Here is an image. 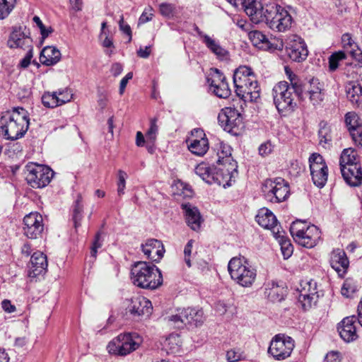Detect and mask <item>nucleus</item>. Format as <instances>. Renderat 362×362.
<instances>
[{"label": "nucleus", "mask_w": 362, "mask_h": 362, "mask_svg": "<svg viewBox=\"0 0 362 362\" xmlns=\"http://www.w3.org/2000/svg\"><path fill=\"white\" fill-rule=\"evenodd\" d=\"M82 198L79 195L76 201L75 207L74 209L73 221L74 228L76 230L81 226V221L82 219L83 205L81 204Z\"/></svg>", "instance_id": "nucleus-49"}, {"label": "nucleus", "mask_w": 362, "mask_h": 362, "mask_svg": "<svg viewBox=\"0 0 362 362\" xmlns=\"http://www.w3.org/2000/svg\"><path fill=\"white\" fill-rule=\"evenodd\" d=\"M330 265L339 276H343L346 273L349 265L345 252L340 249L333 250L330 255Z\"/></svg>", "instance_id": "nucleus-27"}, {"label": "nucleus", "mask_w": 362, "mask_h": 362, "mask_svg": "<svg viewBox=\"0 0 362 362\" xmlns=\"http://www.w3.org/2000/svg\"><path fill=\"white\" fill-rule=\"evenodd\" d=\"M141 341L136 333L120 334L108 343L107 349L111 354L125 356L137 349Z\"/></svg>", "instance_id": "nucleus-6"}, {"label": "nucleus", "mask_w": 362, "mask_h": 362, "mask_svg": "<svg viewBox=\"0 0 362 362\" xmlns=\"http://www.w3.org/2000/svg\"><path fill=\"white\" fill-rule=\"evenodd\" d=\"M183 315H185L187 320L185 325H194L196 327L201 325L204 322V313L202 310H197L195 308L183 309Z\"/></svg>", "instance_id": "nucleus-38"}, {"label": "nucleus", "mask_w": 362, "mask_h": 362, "mask_svg": "<svg viewBox=\"0 0 362 362\" xmlns=\"http://www.w3.org/2000/svg\"><path fill=\"white\" fill-rule=\"evenodd\" d=\"M290 232L296 243L306 248L314 247L320 239L321 232L317 226L301 221H294Z\"/></svg>", "instance_id": "nucleus-5"}, {"label": "nucleus", "mask_w": 362, "mask_h": 362, "mask_svg": "<svg viewBox=\"0 0 362 362\" xmlns=\"http://www.w3.org/2000/svg\"><path fill=\"white\" fill-rule=\"evenodd\" d=\"M220 126L228 133L238 135L243 127V118L240 113L234 107H226L218 115Z\"/></svg>", "instance_id": "nucleus-12"}, {"label": "nucleus", "mask_w": 362, "mask_h": 362, "mask_svg": "<svg viewBox=\"0 0 362 362\" xmlns=\"http://www.w3.org/2000/svg\"><path fill=\"white\" fill-rule=\"evenodd\" d=\"M256 221L262 228L270 230L273 235L276 231L281 230L275 215L267 208H262L258 211Z\"/></svg>", "instance_id": "nucleus-23"}, {"label": "nucleus", "mask_w": 362, "mask_h": 362, "mask_svg": "<svg viewBox=\"0 0 362 362\" xmlns=\"http://www.w3.org/2000/svg\"><path fill=\"white\" fill-rule=\"evenodd\" d=\"M354 165L361 166L355 150L351 148L344 149L339 159L340 169L344 167L349 168Z\"/></svg>", "instance_id": "nucleus-36"}, {"label": "nucleus", "mask_w": 362, "mask_h": 362, "mask_svg": "<svg viewBox=\"0 0 362 362\" xmlns=\"http://www.w3.org/2000/svg\"><path fill=\"white\" fill-rule=\"evenodd\" d=\"M346 58V54L343 51H339L332 54L329 58V67L330 71H335L339 66V61Z\"/></svg>", "instance_id": "nucleus-52"}, {"label": "nucleus", "mask_w": 362, "mask_h": 362, "mask_svg": "<svg viewBox=\"0 0 362 362\" xmlns=\"http://www.w3.org/2000/svg\"><path fill=\"white\" fill-rule=\"evenodd\" d=\"M273 150V146L270 141H266L262 144L259 147V153L262 156L269 155Z\"/></svg>", "instance_id": "nucleus-61"}, {"label": "nucleus", "mask_w": 362, "mask_h": 362, "mask_svg": "<svg viewBox=\"0 0 362 362\" xmlns=\"http://www.w3.org/2000/svg\"><path fill=\"white\" fill-rule=\"evenodd\" d=\"M158 118L154 117L150 120V127L146 134V141L148 144H153L156 140L158 132V126L157 125Z\"/></svg>", "instance_id": "nucleus-48"}, {"label": "nucleus", "mask_w": 362, "mask_h": 362, "mask_svg": "<svg viewBox=\"0 0 362 362\" xmlns=\"http://www.w3.org/2000/svg\"><path fill=\"white\" fill-rule=\"evenodd\" d=\"M307 93L310 102L315 106L321 105L325 98L324 86L317 78H312L309 81Z\"/></svg>", "instance_id": "nucleus-28"}, {"label": "nucleus", "mask_w": 362, "mask_h": 362, "mask_svg": "<svg viewBox=\"0 0 362 362\" xmlns=\"http://www.w3.org/2000/svg\"><path fill=\"white\" fill-rule=\"evenodd\" d=\"M162 345L168 353H176L181 346L180 337L178 334H171L163 340Z\"/></svg>", "instance_id": "nucleus-41"}, {"label": "nucleus", "mask_w": 362, "mask_h": 362, "mask_svg": "<svg viewBox=\"0 0 362 362\" xmlns=\"http://www.w3.org/2000/svg\"><path fill=\"white\" fill-rule=\"evenodd\" d=\"M295 347L294 340L285 334H276L268 348V354L276 361H284L291 356Z\"/></svg>", "instance_id": "nucleus-10"}, {"label": "nucleus", "mask_w": 362, "mask_h": 362, "mask_svg": "<svg viewBox=\"0 0 362 362\" xmlns=\"http://www.w3.org/2000/svg\"><path fill=\"white\" fill-rule=\"evenodd\" d=\"M346 97L354 105L362 107V86L356 82H351L346 87Z\"/></svg>", "instance_id": "nucleus-34"}, {"label": "nucleus", "mask_w": 362, "mask_h": 362, "mask_svg": "<svg viewBox=\"0 0 362 362\" xmlns=\"http://www.w3.org/2000/svg\"><path fill=\"white\" fill-rule=\"evenodd\" d=\"M185 315H183V309L181 310H178L177 313L175 315H172L168 317V322L176 328H180L183 325H185V320L187 318Z\"/></svg>", "instance_id": "nucleus-51"}, {"label": "nucleus", "mask_w": 362, "mask_h": 362, "mask_svg": "<svg viewBox=\"0 0 362 362\" xmlns=\"http://www.w3.org/2000/svg\"><path fill=\"white\" fill-rule=\"evenodd\" d=\"M231 279L243 288L251 287L257 279V269L244 257H235L228 264Z\"/></svg>", "instance_id": "nucleus-3"}, {"label": "nucleus", "mask_w": 362, "mask_h": 362, "mask_svg": "<svg viewBox=\"0 0 362 362\" xmlns=\"http://www.w3.org/2000/svg\"><path fill=\"white\" fill-rule=\"evenodd\" d=\"M47 269V256L41 252H36L33 254L30 258V263L28 270V276L30 278H35L46 273Z\"/></svg>", "instance_id": "nucleus-24"}, {"label": "nucleus", "mask_w": 362, "mask_h": 362, "mask_svg": "<svg viewBox=\"0 0 362 362\" xmlns=\"http://www.w3.org/2000/svg\"><path fill=\"white\" fill-rule=\"evenodd\" d=\"M17 0H0V20L6 18L16 5Z\"/></svg>", "instance_id": "nucleus-47"}, {"label": "nucleus", "mask_w": 362, "mask_h": 362, "mask_svg": "<svg viewBox=\"0 0 362 362\" xmlns=\"http://www.w3.org/2000/svg\"><path fill=\"white\" fill-rule=\"evenodd\" d=\"M341 43L344 49L353 57L356 58L360 52L358 45L354 41L349 33H345L341 37Z\"/></svg>", "instance_id": "nucleus-42"}, {"label": "nucleus", "mask_w": 362, "mask_h": 362, "mask_svg": "<svg viewBox=\"0 0 362 362\" xmlns=\"http://www.w3.org/2000/svg\"><path fill=\"white\" fill-rule=\"evenodd\" d=\"M319 143L323 147L329 144L332 141L330 127L325 122L320 123V128L318 132Z\"/></svg>", "instance_id": "nucleus-45"}, {"label": "nucleus", "mask_w": 362, "mask_h": 362, "mask_svg": "<svg viewBox=\"0 0 362 362\" xmlns=\"http://www.w3.org/2000/svg\"><path fill=\"white\" fill-rule=\"evenodd\" d=\"M153 16V8L151 6L146 8L139 18V24H144L151 21Z\"/></svg>", "instance_id": "nucleus-56"}, {"label": "nucleus", "mask_w": 362, "mask_h": 362, "mask_svg": "<svg viewBox=\"0 0 362 362\" xmlns=\"http://www.w3.org/2000/svg\"><path fill=\"white\" fill-rule=\"evenodd\" d=\"M237 95L244 100H250L255 102L260 97V88L258 85L257 79L252 84L248 85L245 90H240Z\"/></svg>", "instance_id": "nucleus-35"}, {"label": "nucleus", "mask_w": 362, "mask_h": 362, "mask_svg": "<svg viewBox=\"0 0 362 362\" xmlns=\"http://www.w3.org/2000/svg\"><path fill=\"white\" fill-rule=\"evenodd\" d=\"M54 177L52 170L45 165L29 163L25 166V179L33 188H43Z\"/></svg>", "instance_id": "nucleus-7"}, {"label": "nucleus", "mask_w": 362, "mask_h": 362, "mask_svg": "<svg viewBox=\"0 0 362 362\" xmlns=\"http://www.w3.org/2000/svg\"><path fill=\"white\" fill-rule=\"evenodd\" d=\"M341 175L347 185L358 187L362 185V168L357 165L349 168H341Z\"/></svg>", "instance_id": "nucleus-29"}, {"label": "nucleus", "mask_w": 362, "mask_h": 362, "mask_svg": "<svg viewBox=\"0 0 362 362\" xmlns=\"http://www.w3.org/2000/svg\"><path fill=\"white\" fill-rule=\"evenodd\" d=\"M42 103L45 107L48 108L59 106L57 91L45 92L42 96Z\"/></svg>", "instance_id": "nucleus-46"}, {"label": "nucleus", "mask_w": 362, "mask_h": 362, "mask_svg": "<svg viewBox=\"0 0 362 362\" xmlns=\"http://www.w3.org/2000/svg\"><path fill=\"white\" fill-rule=\"evenodd\" d=\"M214 168L206 163H201L196 166L194 171L204 182L212 185L214 182L213 179Z\"/></svg>", "instance_id": "nucleus-39"}, {"label": "nucleus", "mask_w": 362, "mask_h": 362, "mask_svg": "<svg viewBox=\"0 0 362 362\" xmlns=\"http://www.w3.org/2000/svg\"><path fill=\"white\" fill-rule=\"evenodd\" d=\"M265 290V293L272 301L279 302L284 299V288L278 284L272 283L270 285L269 284Z\"/></svg>", "instance_id": "nucleus-43"}, {"label": "nucleus", "mask_w": 362, "mask_h": 362, "mask_svg": "<svg viewBox=\"0 0 362 362\" xmlns=\"http://www.w3.org/2000/svg\"><path fill=\"white\" fill-rule=\"evenodd\" d=\"M0 134L8 140L15 141L23 137L29 127L28 112L23 107H13L1 117Z\"/></svg>", "instance_id": "nucleus-1"}, {"label": "nucleus", "mask_w": 362, "mask_h": 362, "mask_svg": "<svg viewBox=\"0 0 362 362\" xmlns=\"http://www.w3.org/2000/svg\"><path fill=\"white\" fill-rule=\"evenodd\" d=\"M262 189L267 200L272 203L284 202L290 194L289 185L281 177L266 180Z\"/></svg>", "instance_id": "nucleus-8"}, {"label": "nucleus", "mask_w": 362, "mask_h": 362, "mask_svg": "<svg viewBox=\"0 0 362 362\" xmlns=\"http://www.w3.org/2000/svg\"><path fill=\"white\" fill-rule=\"evenodd\" d=\"M25 51L27 52L25 56L20 61L18 64V66L22 69L28 67L33 57V49H29Z\"/></svg>", "instance_id": "nucleus-59"}, {"label": "nucleus", "mask_w": 362, "mask_h": 362, "mask_svg": "<svg viewBox=\"0 0 362 362\" xmlns=\"http://www.w3.org/2000/svg\"><path fill=\"white\" fill-rule=\"evenodd\" d=\"M357 321L354 316L346 317L343 319L338 326V331L341 338L346 342H351L358 338L356 332Z\"/></svg>", "instance_id": "nucleus-22"}, {"label": "nucleus", "mask_w": 362, "mask_h": 362, "mask_svg": "<svg viewBox=\"0 0 362 362\" xmlns=\"http://www.w3.org/2000/svg\"><path fill=\"white\" fill-rule=\"evenodd\" d=\"M102 246V243L100 241V235L99 233H98L95 235V240L93 243V245L91 247V255L94 257H96L97 255V250L100 248Z\"/></svg>", "instance_id": "nucleus-63"}, {"label": "nucleus", "mask_w": 362, "mask_h": 362, "mask_svg": "<svg viewBox=\"0 0 362 362\" xmlns=\"http://www.w3.org/2000/svg\"><path fill=\"white\" fill-rule=\"evenodd\" d=\"M287 57L294 62H302L308 56V49L305 40L299 35H291L285 42Z\"/></svg>", "instance_id": "nucleus-13"}, {"label": "nucleus", "mask_w": 362, "mask_h": 362, "mask_svg": "<svg viewBox=\"0 0 362 362\" xmlns=\"http://www.w3.org/2000/svg\"><path fill=\"white\" fill-rule=\"evenodd\" d=\"M141 250L147 258L153 262H159L165 253L163 243L156 239L148 240L141 245Z\"/></svg>", "instance_id": "nucleus-25"}, {"label": "nucleus", "mask_w": 362, "mask_h": 362, "mask_svg": "<svg viewBox=\"0 0 362 362\" xmlns=\"http://www.w3.org/2000/svg\"><path fill=\"white\" fill-rule=\"evenodd\" d=\"M325 362H340L341 358L339 352L337 351H330L329 352L325 358Z\"/></svg>", "instance_id": "nucleus-64"}, {"label": "nucleus", "mask_w": 362, "mask_h": 362, "mask_svg": "<svg viewBox=\"0 0 362 362\" xmlns=\"http://www.w3.org/2000/svg\"><path fill=\"white\" fill-rule=\"evenodd\" d=\"M194 240H189L184 248V259L188 267L192 266L191 257Z\"/></svg>", "instance_id": "nucleus-55"}, {"label": "nucleus", "mask_w": 362, "mask_h": 362, "mask_svg": "<svg viewBox=\"0 0 362 362\" xmlns=\"http://www.w3.org/2000/svg\"><path fill=\"white\" fill-rule=\"evenodd\" d=\"M274 103L279 112L293 110L296 107L286 81H280L272 89Z\"/></svg>", "instance_id": "nucleus-11"}, {"label": "nucleus", "mask_w": 362, "mask_h": 362, "mask_svg": "<svg viewBox=\"0 0 362 362\" xmlns=\"http://www.w3.org/2000/svg\"><path fill=\"white\" fill-rule=\"evenodd\" d=\"M188 149L194 155L204 156L209 149V141L201 129H195L192 131L191 136L187 140Z\"/></svg>", "instance_id": "nucleus-19"}, {"label": "nucleus", "mask_w": 362, "mask_h": 362, "mask_svg": "<svg viewBox=\"0 0 362 362\" xmlns=\"http://www.w3.org/2000/svg\"><path fill=\"white\" fill-rule=\"evenodd\" d=\"M199 36L203 40L206 46L219 59H227L228 52L222 47L218 42L211 38L209 35L198 31Z\"/></svg>", "instance_id": "nucleus-33"}, {"label": "nucleus", "mask_w": 362, "mask_h": 362, "mask_svg": "<svg viewBox=\"0 0 362 362\" xmlns=\"http://www.w3.org/2000/svg\"><path fill=\"white\" fill-rule=\"evenodd\" d=\"M228 153L229 151L228 150L226 160H223V163H219V167L215 168L214 172V184L223 187L230 186L238 175L237 163L232 158L228 156Z\"/></svg>", "instance_id": "nucleus-9"}, {"label": "nucleus", "mask_w": 362, "mask_h": 362, "mask_svg": "<svg viewBox=\"0 0 362 362\" xmlns=\"http://www.w3.org/2000/svg\"><path fill=\"white\" fill-rule=\"evenodd\" d=\"M59 106L70 102L72 100L73 94L67 88L61 89L57 91Z\"/></svg>", "instance_id": "nucleus-53"}, {"label": "nucleus", "mask_w": 362, "mask_h": 362, "mask_svg": "<svg viewBox=\"0 0 362 362\" xmlns=\"http://www.w3.org/2000/svg\"><path fill=\"white\" fill-rule=\"evenodd\" d=\"M182 209L185 210V216L187 225L195 231L201 228L202 219L198 209L189 204H182Z\"/></svg>", "instance_id": "nucleus-31"}, {"label": "nucleus", "mask_w": 362, "mask_h": 362, "mask_svg": "<svg viewBox=\"0 0 362 362\" xmlns=\"http://www.w3.org/2000/svg\"><path fill=\"white\" fill-rule=\"evenodd\" d=\"M357 291V286L353 279H347L344 281L341 287V294L346 297H352Z\"/></svg>", "instance_id": "nucleus-50"}, {"label": "nucleus", "mask_w": 362, "mask_h": 362, "mask_svg": "<svg viewBox=\"0 0 362 362\" xmlns=\"http://www.w3.org/2000/svg\"><path fill=\"white\" fill-rule=\"evenodd\" d=\"M240 7L243 8L251 21L255 24L262 23V16L265 11L259 0H242Z\"/></svg>", "instance_id": "nucleus-21"}, {"label": "nucleus", "mask_w": 362, "mask_h": 362, "mask_svg": "<svg viewBox=\"0 0 362 362\" xmlns=\"http://www.w3.org/2000/svg\"><path fill=\"white\" fill-rule=\"evenodd\" d=\"M256 79L251 68L245 66L238 68L233 74V83L236 94L239 93L240 90L245 89L248 85L255 83Z\"/></svg>", "instance_id": "nucleus-20"}, {"label": "nucleus", "mask_w": 362, "mask_h": 362, "mask_svg": "<svg viewBox=\"0 0 362 362\" xmlns=\"http://www.w3.org/2000/svg\"><path fill=\"white\" fill-rule=\"evenodd\" d=\"M62 58L60 51L54 46L45 47L40 52V61L45 66H53Z\"/></svg>", "instance_id": "nucleus-32"}, {"label": "nucleus", "mask_w": 362, "mask_h": 362, "mask_svg": "<svg viewBox=\"0 0 362 362\" xmlns=\"http://www.w3.org/2000/svg\"><path fill=\"white\" fill-rule=\"evenodd\" d=\"M159 8L161 15L168 18L173 15L175 11L174 6L168 3H162L159 6Z\"/></svg>", "instance_id": "nucleus-57"}, {"label": "nucleus", "mask_w": 362, "mask_h": 362, "mask_svg": "<svg viewBox=\"0 0 362 362\" xmlns=\"http://www.w3.org/2000/svg\"><path fill=\"white\" fill-rule=\"evenodd\" d=\"M226 358L229 362H236L242 359L243 353L240 350L230 349L227 351Z\"/></svg>", "instance_id": "nucleus-58"}, {"label": "nucleus", "mask_w": 362, "mask_h": 362, "mask_svg": "<svg viewBox=\"0 0 362 362\" xmlns=\"http://www.w3.org/2000/svg\"><path fill=\"white\" fill-rule=\"evenodd\" d=\"M308 288L303 287L300 291L298 300L304 310H308L312 308L317 302L318 295L316 291V286L311 282L308 284Z\"/></svg>", "instance_id": "nucleus-30"}, {"label": "nucleus", "mask_w": 362, "mask_h": 362, "mask_svg": "<svg viewBox=\"0 0 362 362\" xmlns=\"http://www.w3.org/2000/svg\"><path fill=\"white\" fill-rule=\"evenodd\" d=\"M310 175L313 184L319 188L323 187L328 177V168L323 157L317 153L309 158Z\"/></svg>", "instance_id": "nucleus-14"}, {"label": "nucleus", "mask_w": 362, "mask_h": 362, "mask_svg": "<svg viewBox=\"0 0 362 362\" xmlns=\"http://www.w3.org/2000/svg\"><path fill=\"white\" fill-rule=\"evenodd\" d=\"M98 100L97 103L98 105L101 110H103L108 103V95L107 93L102 89H98L97 93Z\"/></svg>", "instance_id": "nucleus-54"}, {"label": "nucleus", "mask_w": 362, "mask_h": 362, "mask_svg": "<svg viewBox=\"0 0 362 362\" xmlns=\"http://www.w3.org/2000/svg\"><path fill=\"white\" fill-rule=\"evenodd\" d=\"M131 279L134 286L143 289L155 290L163 284L160 269L146 262L134 263L131 269Z\"/></svg>", "instance_id": "nucleus-2"}, {"label": "nucleus", "mask_w": 362, "mask_h": 362, "mask_svg": "<svg viewBox=\"0 0 362 362\" xmlns=\"http://www.w3.org/2000/svg\"><path fill=\"white\" fill-rule=\"evenodd\" d=\"M247 35L252 45L259 49L274 52L282 50L284 48V42L281 39L274 37L269 40L259 30L250 31Z\"/></svg>", "instance_id": "nucleus-16"}, {"label": "nucleus", "mask_w": 362, "mask_h": 362, "mask_svg": "<svg viewBox=\"0 0 362 362\" xmlns=\"http://www.w3.org/2000/svg\"><path fill=\"white\" fill-rule=\"evenodd\" d=\"M23 233L30 239H37L44 230L43 218L37 212H31L23 218Z\"/></svg>", "instance_id": "nucleus-18"}, {"label": "nucleus", "mask_w": 362, "mask_h": 362, "mask_svg": "<svg viewBox=\"0 0 362 362\" xmlns=\"http://www.w3.org/2000/svg\"><path fill=\"white\" fill-rule=\"evenodd\" d=\"M284 70L286 77L289 81L290 85L293 89V91L299 98H302L303 95V87L302 81L288 66H285Z\"/></svg>", "instance_id": "nucleus-40"}, {"label": "nucleus", "mask_w": 362, "mask_h": 362, "mask_svg": "<svg viewBox=\"0 0 362 362\" xmlns=\"http://www.w3.org/2000/svg\"><path fill=\"white\" fill-rule=\"evenodd\" d=\"M273 235L278 240L281 246L284 259H288L293 254V247L291 241L285 237V232L281 229L276 231Z\"/></svg>", "instance_id": "nucleus-37"}, {"label": "nucleus", "mask_w": 362, "mask_h": 362, "mask_svg": "<svg viewBox=\"0 0 362 362\" xmlns=\"http://www.w3.org/2000/svg\"><path fill=\"white\" fill-rule=\"evenodd\" d=\"M127 310L133 317L142 320L148 318L151 315L153 306L148 299L137 296L128 300Z\"/></svg>", "instance_id": "nucleus-15"}, {"label": "nucleus", "mask_w": 362, "mask_h": 362, "mask_svg": "<svg viewBox=\"0 0 362 362\" xmlns=\"http://www.w3.org/2000/svg\"><path fill=\"white\" fill-rule=\"evenodd\" d=\"M345 122L349 132H351L354 129L362 128V121L354 112H349L346 114Z\"/></svg>", "instance_id": "nucleus-44"}, {"label": "nucleus", "mask_w": 362, "mask_h": 362, "mask_svg": "<svg viewBox=\"0 0 362 362\" xmlns=\"http://www.w3.org/2000/svg\"><path fill=\"white\" fill-rule=\"evenodd\" d=\"M119 26L121 31H122L124 34L128 35L129 40L128 42H131L132 39V30L130 26L128 24H124V16L122 15L120 16V19L119 21Z\"/></svg>", "instance_id": "nucleus-60"}, {"label": "nucleus", "mask_w": 362, "mask_h": 362, "mask_svg": "<svg viewBox=\"0 0 362 362\" xmlns=\"http://www.w3.org/2000/svg\"><path fill=\"white\" fill-rule=\"evenodd\" d=\"M262 23L272 30L284 33L290 30L293 22L290 13L279 4H270L265 6Z\"/></svg>", "instance_id": "nucleus-4"}, {"label": "nucleus", "mask_w": 362, "mask_h": 362, "mask_svg": "<svg viewBox=\"0 0 362 362\" xmlns=\"http://www.w3.org/2000/svg\"><path fill=\"white\" fill-rule=\"evenodd\" d=\"M350 134L356 145L362 146V127L352 130Z\"/></svg>", "instance_id": "nucleus-62"}, {"label": "nucleus", "mask_w": 362, "mask_h": 362, "mask_svg": "<svg viewBox=\"0 0 362 362\" xmlns=\"http://www.w3.org/2000/svg\"><path fill=\"white\" fill-rule=\"evenodd\" d=\"M7 45L11 49H21L23 50L33 49V40L25 27L13 28Z\"/></svg>", "instance_id": "nucleus-17"}, {"label": "nucleus", "mask_w": 362, "mask_h": 362, "mask_svg": "<svg viewBox=\"0 0 362 362\" xmlns=\"http://www.w3.org/2000/svg\"><path fill=\"white\" fill-rule=\"evenodd\" d=\"M208 81L210 82L211 89L218 97L226 98L230 95V89L226 81L225 76L217 69L216 74L211 79H208Z\"/></svg>", "instance_id": "nucleus-26"}]
</instances>
